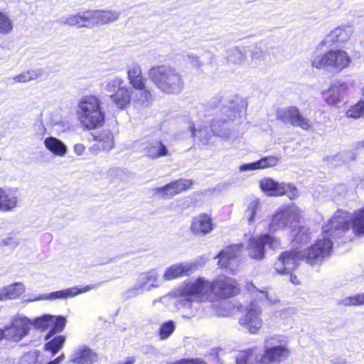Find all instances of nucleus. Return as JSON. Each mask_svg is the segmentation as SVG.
<instances>
[{
    "instance_id": "obj_6",
    "label": "nucleus",
    "mask_w": 364,
    "mask_h": 364,
    "mask_svg": "<svg viewBox=\"0 0 364 364\" xmlns=\"http://www.w3.org/2000/svg\"><path fill=\"white\" fill-rule=\"evenodd\" d=\"M299 218L300 212L296 206L291 205L279 208L272 215L269 230L274 232L286 227H289L292 230L299 224Z\"/></svg>"
},
{
    "instance_id": "obj_43",
    "label": "nucleus",
    "mask_w": 364,
    "mask_h": 364,
    "mask_svg": "<svg viewBox=\"0 0 364 364\" xmlns=\"http://www.w3.org/2000/svg\"><path fill=\"white\" fill-rule=\"evenodd\" d=\"M346 115L348 117L355 119L364 116V100H360L358 103L352 106L351 108L347 111Z\"/></svg>"
},
{
    "instance_id": "obj_11",
    "label": "nucleus",
    "mask_w": 364,
    "mask_h": 364,
    "mask_svg": "<svg viewBox=\"0 0 364 364\" xmlns=\"http://www.w3.org/2000/svg\"><path fill=\"white\" fill-rule=\"evenodd\" d=\"M159 274L156 269H151L147 272H144L137 277L134 287L129 289L126 293V296L129 298L136 296L139 292L149 291L151 288L158 287L160 285Z\"/></svg>"
},
{
    "instance_id": "obj_5",
    "label": "nucleus",
    "mask_w": 364,
    "mask_h": 364,
    "mask_svg": "<svg viewBox=\"0 0 364 364\" xmlns=\"http://www.w3.org/2000/svg\"><path fill=\"white\" fill-rule=\"evenodd\" d=\"M263 351H259L260 364L278 363L286 360L289 354V350L286 344L277 340L275 337H269L264 340Z\"/></svg>"
},
{
    "instance_id": "obj_27",
    "label": "nucleus",
    "mask_w": 364,
    "mask_h": 364,
    "mask_svg": "<svg viewBox=\"0 0 364 364\" xmlns=\"http://www.w3.org/2000/svg\"><path fill=\"white\" fill-rule=\"evenodd\" d=\"M352 32V28L349 26H338L326 37L325 41L326 43L345 42L349 39Z\"/></svg>"
},
{
    "instance_id": "obj_53",
    "label": "nucleus",
    "mask_w": 364,
    "mask_h": 364,
    "mask_svg": "<svg viewBox=\"0 0 364 364\" xmlns=\"http://www.w3.org/2000/svg\"><path fill=\"white\" fill-rule=\"evenodd\" d=\"M14 80L17 82H26L31 81L29 73L28 72L23 73L14 77Z\"/></svg>"
},
{
    "instance_id": "obj_50",
    "label": "nucleus",
    "mask_w": 364,
    "mask_h": 364,
    "mask_svg": "<svg viewBox=\"0 0 364 364\" xmlns=\"http://www.w3.org/2000/svg\"><path fill=\"white\" fill-rule=\"evenodd\" d=\"M123 80L119 78L113 79L112 80L108 81L105 87V89L109 92H116V91L122 87Z\"/></svg>"
},
{
    "instance_id": "obj_37",
    "label": "nucleus",
    "mask_w": 364,
    "mask_h": 364,
    "mask_svg": "<svg viewBox=\"0 0 364 364\" xmlns=\"http://www.w3.org/2000/svg\"><path fill=\"white\" fill-rule=\"evenodd\" d=\"M291 235L294 238V242H295V245L306 244L311 239L309 229L304 226H299L297 229L296 228H294L291 230Z\"/></svg>"
},
{
    "instance_id": "obj_10",
    "label": "nucleus",
    "mask_w": 364,
    "mask_h": 364,
    "mask_svg": "<svg viewBox=\"0 0 364 364\" xmlns=\"http://www.w3.org/2000/svg\"><path fill=\"white\" fill-rule=\"evenodd\" d=\"M262 308L255 301L250 302L247 311L240 318V324L251 333H257L262 326Z\"/></svg>"
},
{
    "instance_id": "obj_14",
    "label": "nucleus",
    "mask_w": 364,
    "mask_h": 364,
    "mask_svg": "<svg viewBox=\"0 0 364 364\" xmlns=\"http://www.w3.org/2000/svg\"><path fill=\"white\" fill-rule=\"evenodd\" d=\"M240 251L241 247L240 245L228 246L222 250L217 255L218 264L222 267L233 271L237 264V257Z\"/></svg>"
},
{
    "instance_id": "obj_3",
    "label": "nucleus",
    "mask_w": 364,
    "mask_h": 364,
    "mask_svg": "<svg viewBox=\"0 0 364 364\" xmlns=\"http://www.w3.org/2000/svg\"><path fill=\"white\" fill-rule=\"evenodd\" d=\"M149 76L156 87L166 94H178L183 88L181 75L171 66L154 67L149 70Z\"/></svg>"
},
{
    "instance_id": "obj_46",
    "label": "nucleus",
    "mask_w": 364,
    "mask_h": 364,
    "mask_svg": "<svg viewBox=\"0 0 364 364\" xmlns=\"http://www.w3.org/2000/svg\"><path fill=\"white\" fill-rule=\"evenodd\" d=\"M13 28L12 22L10 18L0 12V33L1 34H7L11 31Z\"/></svg>"
},
{
    "instance_id": "obj_1",
    "label": "nucleus",
    "mask_w": 364,
    "mask_h": 364,
    "mask_svg": "<svg viewBox=\"0 0 364 364\" xmlns=\"http://www.w3.org/2000/svg\"><path fill=\"white\" fill-rule=\"evenodd\" d=\"M357 235H364V208L353 215L349 213L338 210L328 222L322 227L323 238L304 251L296 247L294 250L282 252L274 263V269L281 274H290V280L294 284L299 282L291 272L298 266L299 261L305 260L311 265L321 262L328 256L333 247L332 239L341 237L350 228Z\"/></svg>"
},
{
    "instance_id": "obj_47",
    "label": "nucleus",
    "mask_w": 364,
    "mask_h": 364,
    "mask_svg": "<svg viewBox=\"0 0 364 364\" xmlns=\"http://www.w3.org/2000/svg\"><path fill=\"white\" fill-rule=\"evenodd\" d=\"M175 323L173 321L164 323L159 330V334L162 338H168L174 331Z\"/></svg>"
},
{
    "instance_id": "obj_32",
    "label": "nucleus",
    "mask_w": 364,
    "mask_h": 364,
    "mask_svg": "<svg viewBox=\"0 0 364 364\" xmlns=\"http://www.w3.org/2000/svg\"><path fill=\"white\" fill-rule=\"evenodd\" d=\"M102 102L92 95V129L102 127L105 122V114L102 110Z\"/></svg>"
},
{
    "instance_id": "obj_34",
    "label": "nucleus",
    "mask_w": 364,
    "mask_h": 364,
    "mask_svg": "<svg viewBox=\"0 0 364 364\" xmlns=\"http://www.w3.org/2000/svg\"><path fill=\"white\" fill-rule=\"evenodd\" d=\"M119 13L115 11H92V25L105 24L117 20Z\"/></svg>"
},
{
    "instance_id": "obj_60",
    "label": "nucleus",
    "mask_w": 364,
    "mask_h": 364,
    "mask_svg": "<svg viewBox=\"0 0 364 364\" xmlns=\"http://www.w3.org/2000/svg\"><path fill=\"white\" fill-rule=\"evenodd\" d=\"M3 338H5L4 328H0V341H1Z\"/></svg>"
},
{
    "instance_id": "obj_33",
    "label": "nucleus",
    "mask_w": 364,
    "mask_h": 364,
    "mask_svg": "<svg viewBox=\"0 0 364 364\" xmlns=\"http://www.w3.org/2000/svg\"><path fill=\"white\" fill-rule=\"evenodd\" d=\"M128 79L133 88H139L145 84L141 67L137 64L132 65L127 70Z\"/></svg>"
},
{
    "instance_id": "obj_54",
    "label": "nucleus",
    "mask_w": 364,
    "mask_h": 364,
    "mask_svg": "<svg viewBox=\"0 0 364 364\" xmlns=\"http://www.w3.org/2000/svg\"><path fill=\"white\" fill-rule=\"evenodd\" d=\"M259 299L261 301L266 300L267 302L270 304H274L277 300L273 299L271 296L268 294V293L265 291H259Z\"/></svg>"
},
{
    "instance_id": "obj_26",
    "label": "nucleus",
    "mask_w": 364,
    "mask_h": 364,
    "mask_svg": "<svg viewBox=\"0 0 364 364\" xmlns=\"http://www.w3.org/2000/svg\"><path fill=\"white\" fill-rule=\"evenodd\" d=\"M131 95L132 90L126 87H122L110 95V97L118 109H124L130 105Z\"/></svg>"
},
{
    "instance_id": "obj_38",
    "label": "nucleus",
    "mask_w": 364,
    "mask_h": 364,
    "mask_svg": "<svg viewBox=\"0 0 364 364\" xmlns=\"http://www.w3.org/2000/svg\"><path fill=\"white\" fill-rule=\"evenodd\" d=\"M154 192L156 194L159 195L161 198L165 199L170 198L177 194H179L173 181H171L162 187L156 188L154 189Z\"/></svg>"
},
{
    "instance_id": "obj_13",
    "label": "nucleus",
    "mask_w": 364,
    "mask_h": 364,
    "mask_svg": "<svg viewBox=\"0 0 364 364\" xmlns=\"http://www.w3.org/2000/svg\"><path fill=\"white\" fill-rule=\"evenodd\" d=\"M259 351L257 348H248L235 353L228 354L220 359L218 357L220 364H260Z\"/></svg>"
},
{
    "instance_id": "obj_29",
    "label": "nucleus",
    "mask_w": 364,
    "mask_h": 364,
    "mask_svg": "<svg viewBox=\"0 0 364 364\" xmlns=\"http://www.w3.org/2000/svg\"><path fill=\"white\" fill-rule=\"evenodd\" d=\"M91 360V348L88 346L80 345L70 356V361L77 364H87Z\"/></svg>"
},
{
    "instance_id": "obj_30",
    "label": "nucleus",
    "mask_w": 364,
    "mask_h": 364,
    "mask_svg": "<svg viewBox=\"0 0 364 364\" xmlns=\"http://www.w3.org/2000/svg\"><path fill=\"white\" fill-rule=\"evenodd\" d=\"M144 151L146 156L154 159L168 154L167 147L161 141H156L148 144L144 147Z\"/></svg>"
},
{
    "instance_id": "obj_24",
    "label": "nucleus",
    "mask_w": 364,
    "mask_h": 364,
    "mask_svg": "<svg viewBox=\"0 0 364 364\" xmlns=\"http://www.w3.org/2000/svg\"><path fill=\"white\" fill-rule=\"evenodd\" d=\"M26 287L23 283L16 282L0 289V301L16 299L25 292Z\"/></svg>"
},
{
    "instance_id": "obj_55",
    "label": "nucleus",
    "mask_w": 364,
    "mask_h": 364,
    "mask_svg": "<svg viewBox=\"0 0 364 364\" xmlns=\"http://www.w3.org/2000/svg\"><path fill=\"white\" fill-rule=\"evenodd\" d=\"M31 80H36L43 75V71L42 69L31 70L28 71Z\"/></svg>"
},
{
    "instance_id": "obj_28",
    "label": "nucleus",
    "mask_w": 364,
    "mask_h": 364,
    "mask_svg": "<svg viewBox=\"0 0 364 364\" xmlns=\"http://www.w3.org/2000/svg\"><path fill=\"white\" fill-rule=\"evenodd\" d=\"M91 13L85 11L75 16H70L61 18V22L69 26H77L78 27H88L91 23Z\"/></svg>"
},
{
    "instance_id": "obj_49",
    "label": "nucleus",
    "mask_w": 364,
    "mask_h": 364,
    "mask_svg": "<svg viewBox=\"0 0 364 364\" xmlns=\"http://www.w3.org/2000/svg\"><path fill=\"white\" fill-rule=\"evenodd\" d=\"M173 182L179 193L183 191L191 188L193 185V181L190 179L180 178L178 180L173 181Z\"/></svg>"
},
{
    "instance_id": "obj_19",
    "label": "nucleus",
    "mask_w": 364,
    "mask_h": 364,
    "mask_svg": "<svg viewBox=\"0 0 364 364\" xmlns=\"http://www.w3.org/2000/svg\"><path fill=\"white\" fill-rule=\"evenodd\" d=\"M193 264L191 262H179L166 269L163 277L165 280H171L178 277L188 276L192 272Z\"/></svg>"
},
{
    "instance_id": "obj_61",
    "label": "nucleus",
    "mask_w": 364,
    "mask_h": 364,
    "mask_svg": "<svg viewBox=\"0 0 364 364\" xmlns=\"http://www.w3.org/2000/svg\"><path fill=\"white\" fill-rule=\"evenodd\" d=\"M220 102L218 98L214 100V104L216 105Z\"/></svg>"
},
{
    "instance_id": "obj_52",
    "label": "nucleus",
    "mask_w": 364,
    "mask_h": 364,
    "mask_svg": "<svg viewBox=\"0 0 364 364\" xmlns=\"http://www.w3.org/2000/svg\"><path fill=\"white\" fill-rule=\"evenodd\" d=\"M109 175L113 178V179H124V177L126 176V173L119 168H112L109 170Z\"/></svg>"
},
{
    "instance_id": "obj_58",
    "label": "nucleus",
    "mask_w": 364,
    "mask_h": 364,
    "mask_svg": "<svg viewBox=\"0 0 364 364\" xmlns=\"http://www.w3.org/2000/svg\"><path fill=\"white\" fill-rule=\"evenodd\" d=\"M12 240H13V238L11 237H9L3 240V244L5 245H14V246H16L18 244V242L16 240H14V242H12Z\"/></svg>"
},
{
    "instance_id": "obj_21",
    "label": "nucleus",
    "mask_w": 364,
    "mask_h": 364,
    "mask_svg": "<svg viewBox=\"0 0 364 364\" xmlns=\"http://www.w3.org/2000/svg\"><path fill=\"white\" fill-rule=\"evenodd\" d=\"M222 112L224 114L225 117H223V119H213L212 122L215 120H220V122H217V128L219 129H223V132L225 133V136L228 135L227 132V123L228 120H235V119L237 117V116L240 112L241 109L239 108V107H236V105H234L233 102L231 103L230 105H223L221 109Z\"/></svg>"
},
{
    "instance_id": "obj_36",
    "label": "nucleus",
    "mask_w": 364,
    "mask_h": 364,
    "mask_svg": "<svg viewBox=\"0 0 364 364\" xmlns=\"http://www.w3.org/2000/svg\"><path fill=\"white\" fill-rule=\"evenodd\" d=\"M134 100L136 105H141L144 107H149L152 102V95L149 90L145 87V84L143 87L139 88H134Z\"/></svg>"
},
{
    "instance_id": "obj_42",
    "label": "nucleus",
    "mask_w": 364,
    "mask_h": 364,
    "mask_svg": "<svg viewBox=\"0 0 364 364\" xmlns=\"http://www.w3.org/2000/svg\"><path fill=\"white\" fill-rule=\"evenodd\" d=\"M53 323V316L51 315H44L32 321V325L36 328L42 330L48 328Z\"/></svg>"
},
{
    "instance_id": "obj_51",
    "label": "nucleus",
    "mask_w": 364,
    "mask_h": 364,
    "mask_svg": "<svg viewBox=\"0 0 364 364\" xmlns=\"http://www.w3.org/2000/svg\"><path fill=\"white\" fill-rule=\"evenodd\" d=\"M285 186L287 188H285V191L284 193V195L286 194L290 199H294L298 196V191L296 188L291 185V184H286Z\"/></svg>"
},
{
    "instance_id": "obj_25",
    "label": "nucleus",
    "mask_w": 364,
    "mask_h": 364,
    "mask_svg": "<svg viewBox=\"0 0 364 364\" xmlns=\"http://www.w3.org/2000/svg\"><path fill=\"white\" fill-rule=\"evenodd\" d=\"M91 97H84L79 104L77 115L82 125L90 129L91 128Z\"/></svg>"
},
{
    "instance_id": "obj_31",
    "label": "nucleus",
    "mask_w": 364,
    "mask_h": 364,
    "mask_svg": "<svg viewBox=\"0 0 364 364\" xmlns=\"http://www.w3.org/2000/svg\"><path fill=\"white\" fill-rule=\"evenodd\" d=\"M44 145L48 150L58 156H64L68 151L66 145L62 141L53 136L46 138Z\"/></svg>"
},
{
    "instance_id": "obj_44",
    "label": "nucleus",
    "mask_w": 364,
    "mask_h": 364,
    "mask_svg": "<svg viewBox=\"0 0 364 364\" xmlns=\"http://www.w3.org/2000/svg\"><path fill=\"white\" fill-rule=\"evenodd\" d=\"M341 304L344 306L351 305H363L364 304V293L358 294L344 298L341 300Z\"/></svg>"
},
{
    "instance_id": "obj_63",
    "label": "nucleus",
    "mask_w": 364,
    "mask_h": 364,
    "mask_svg": "<svg viewBox=\"0 0 364 364\" xmlns=\"http://www.w3.org/2000/svg\"><path fill=\"white\" fill-rule=\"evenodd\" d=\"M92 360H93L94 359V356H96V354L92 352Z\"/></svg>"
},
{
    "instance_id": "obj_17",
    "label": "nucleus",
    "mask_w": 364,
    "mask_h": 364,
    "mask_svg": "<svg viewBox=\"0 0 364 364\" xmlns=\"http://www.w3.org/2000/svg\"><path fill=\"white\" fill-rule=\"evenodd\" d=\"M90 289V286L87 285L82 287H74L72 288L66 289L64 290H60L57 291H53L48 294H44L40 296L39 297L34 298L32 299H29L30 301H37V300H54L57 299H66L68 297H73L79 294L86 292Z\"/></svg>"
},
{
    "instance_id": "obj_16",
    "label": "nucleus",
    "mask_w": 364,
    "mask_h": 364,
    "mask_svg": "<svg viewBox=\"0 0 364 364\" xmlns=\"http://www.w3.org/2000/svg\"><path fill=\"white\" fill-rule=\"evenodd\" d=\"M213 228V219L207 213H201L194 217L190 228L191 232L197 236H204L210 233Z\"/></svg>"
},
{
    "instance_id": "obj_12",
    "label": "nucleus",
    "mask_w": 364,
    "mask_h": 364,
    "mask_svg": "<svg viewBox=\"0 0 364 364\" xmlns=\"http://www.w3.org/2000/svg\"><path fill=\"white\" fill-rule=\"evenodd\" d=\"M220 122V120H215L211 122L210 127L209 126H198L196 128L194 126L190 127L191 135L195 138V141L200 146H203L210 143L213 134L218 136H224L225 133L223 129L217 128L216 123Z\"/></svg>"
},
{
    "instance_id": "obj_9",
    "label": "nucleus",
    "mask_w": 364,
    "mask_h": 364,
    "mask_svg": "<svg viewBox=\"0 0 364 364\" xmlns=\"http://www.w3.org/2000/svg\"><path fill=\"white\" fill-rule=\"evenodd\" d=\"M279 245L277 240L269 234H263L259 237H252L249 240L247 250L248 255L253 259H260L264 258L266 247L272 249Z\"/></svg>"
},
{
    "instance_id": "obj_48",
    "label": "nucleus",
    "mask_w": 364,
    "mask_h": 364,
    "mask_svg": "<svg viewBox=\"0 0 364 364\" xmlns=\"http://www.w3.org/2000/svg\"><path fill=\"white\" fill-rule=\"evenodd\" d=\"M355 159V154L352 151H344L337 155L334 156L332 159L333 161H338L342 163L348 162Z\"/></svg>"
},
{
    "instance_id": "obj_23",
    "label": "nucleus",
    "mask_w": 364,
    "mask_h": 364,
    "mask_svg": "<svg viewBox=\"0 0 364 364\" xmlns=\"http://www.w3.org/2000/svg\"><path fill=\"white\" fill-rule=\"evenodd\" d=\"M259 186L263 192L269 196H282L285 191V183H278L271 178H264L259 181Z\"/></svg>"
},
{
    "instance_id": "obj_18",
    "label": "nucleus",
    "mask_w": 364,
    "mask_h": 364,
    "mask_svg": "<svg viewBox=\"0 0 364 364\" xmlns=\"http://www.w3.org/2000/svg\"><path fill=\"white\" fill-rule=\"evenodd\" d=\"M92 153L98 151H108L114 146L113 135L109 129L95 135L92 133Z\"/></svg>"
},
{
    "instance_id": "obj_15",
    "label": "nucleus",
    "mask_w": 364,
    "mask_h": 364,
    "mask_svg": "<svg viewBox=\"0 0 364 364\" xmlns=\"http://www.w3.org/2000/svg\"><path fill=\"white\" fill-rule=\"evenodd\" d=\"M348 86L341 80L333 82L330 87L322 92L323 100L328 105H335L341 101Z\"/></svg>"
},
{
    "instance_id": "obj_64",
    "label": "nucleus",
    "mask_w": 364,
    "mask_h": 364,
    "mask_svg": "<svg viewBox=\"0 0 364 364\" xmlns=\"http://www.w3.org/2000/svg\"><path fill=\"white\" fill-rule=\"evenodd\" d=\"M245 106H246V105H240V107H241L242 108H243V107H245Z\"/></svg>"
},
{
    "instance_id": "obj_7",
    "label": "nucleus",
    "mask_w": 364,
    "mask_h": 364,
    "mask_svg": "<svg viewBox=\"0 0 364 364\" xmlns=\"http://www.w3.org/2000/svg\"><path fill=\"white\" fill-rule=\"evenodd\" d=\"M277 118L284 124H290L304 130H309L312 127L310 119L304 117L296 106L279 109L277 112Z\"/></svg>"
},
{
    "instance_id": "obj_4",
    "label": "nucleus",
    "mask_w": 364,
    "mask_h": 364,
    "mask_svg": "<svg viewBox=\"0 0 364 364\" xmlns=\"http://www.w3.org/2000/svg\"><path fill=\"white\" fill-rule=\"evenodd\" d=\"M350 61V57L342 50H331L323 54L314 53L311 58V65L314 68H324L336 73L347 68Z\"/></svg>"
},
{
    "instance_id": "obj_39",
    "label": "nucleus",
    "mask_w": 364,
    "mask_h": 364,
    "mask_svg": "<svg viewBox=\"0 0 364 364\" xmlns=\"http://www.w3.org/2000/svg\"><path fill=\"white\" fill-rule=\"evenodd\" d=\"M65 341L64 336H57L45 344L44 349L51 352L52 355H55L62 348Z\"/></svg>"
},
{
    "instance_id": "obj_57",
    "label": "nucleus",
    "mask_w": 364,
    "mask_h": 364,
    "mask_svg": "<svg viewBox=\"0 0 364 364\" xmlns=\"http://www.w3.org/2000/svg\"><path fill=\"white\" fill-rule=\"evenodd\" d=\"M85 149V146L82 144H77L74 146V151L78 156H81L83 154Z\"/></svg>"
},
{
    "instance_id": "obj_59",
    "label": "nucleus",
    "mask_w": 364,
    "mask_h": 364,
    "mask_svg": "<svg viewBox=\"0 0 364 364\" xmlns=\"http://www.w3.org/2000/svg\"><path fill=\"white\" fill-rule=\"evenodd\" d=\"M65 359V354L61 353L58 357H57L55 359L50 361L47 364H59L63 360Z\"/></svg>"
},
{
    "instance_id": "obj_56",
    "label": "nucleus",
    "mask_w": 364,
    "mask_h": 364,
    "mask_svg": "<svg viewBox=\"0 0 364 364\" xmlns=\"http://www.w3.org/2000/svg\"><path fill=\"white\" fill-rule=\"evenodd\" d=\"M188 58L191 60L193 66L199 67L200 65V62L198 60V58L196 55L188 54Z\"/></svg>"
},
{
    "instance_id": "obj_41",
    "label": "nucleus",
    "mask_w": 364,
    "mask_h": 364,
    "mask_svg": "<svg viewBox=\"0 0 364 364\" xmlns=\"http://www.w3.org/2000/svg\"><path fill=\"white\" fill-rule=\"evenodd\" d=\"M258 206V200H253L248 204L244 217L248 220L249 224L255 221Z\"/></svg>"
},
{
    "instance_id": "obj_62",
    "label": "nucleus",
    "mask_w": 364,
    "mask_h": 364,
    "mask_svg": "<svg viewBox=\"0 0 364 364\" xmlns=\"http://www.w3.org/2000/svg\"><path fill=\"white\" fill-rule=\"evenodd\" d=\"M359 144L364 147V140L359 142Z\"/></svg>"
},
{
    "instance_id": "obj_40",
    "label": "nucleus",
    "mask_w": 364,
    "mask_h": 364,
    "mask_svg": "<svg viewBox=\"0 0 364 364\" xmlns=\"http://www.w3.org/2000/svg\"><path fill=\"white\" fill-rule=\"evenodd\" d=\"M66 323V319L63 316H53V323L51 325L52 328L49 333L46 336V340L49 339L55 333L61 332Z\"/></svg>"
},
{
    "instance_id": "obj_20",
    "label": "nucleus",
    "mask_w": 364,
    "mask_h": 364,
    "mask_svg": "<svg viewBox=\"0 0 364 364\" xmlns=\"http://www.w3.org/2000/svg\"><path fill=\"white\" fill-rule=\"evenodd\" d=\"M18 197L11 188L0 187V211H12L18 205Z\"/></svg>"
},
{
    "instance_id": "obj_2",
    "label": "nucleus",
    "mask_w": 364,
    "mask_h": 364,
    "mask_svg": "<svg viewBox=\"0 0 364 364\" xmlns=\"http://www.w3.org/2000/svg\"><path fill=\"white\" fill-rule=\"evenodd\" d=\"M237 292L236 282L229 277H219L213 283L198 278L194 282L185 284L181 289V297L179 305L191 311L186 317L193 316L199 304L208 299L210 293L215 294L220 298H228L235 296Z\"/></svg>"
},
{
    "instance_id": "obj_35",
    "label": "nucleus",
    "mask_w": 364,
    "mask_h": 364,
    "mask_svg": "<svg viewBox=\"0 0 364 364\" xmlns=\"http://www.w3.org/2000/svg\"><path fill=\"white\" fill-rule=\"evenodd\" d=\"M247 50L245 47H234L227 51L228 60L232 63L241 64L247 58Z\"/></svg>"
},
{
    "instance_id": "obj_8",
    "label": "nucleus",
    "mask_w": 364,
    "mask_h": 364,
    "mask_svg": "<svg viewBox=\"0 0 364 364\" xmlns=\"http://www.w3.org/2000/svg\"><path fill=\"white\" fill-rule=\"evenodd\" d=\"M32 321L23 316L12 318L9 325L4 326L5 339L19 342L26 336L31 330Z\"/></svg>"
},
{
    "instance_id": "obj_45",
    "label": "nucleus",
    "mask_w": 364,
    "mask_h": 364,
    "mask_svg": "<svg viewBox=\"0 0 364 364\" xmlns=\"http://www.w3.org/2000/svg\"><path fill=\"white\" fill-rule=\"evenodd\" d=\"M40 352L33 350L25 353L20 359L19 364H36Z\"/></svg>"
},
{
    "instance_id": "obj_22",
    "label": "nucleus",
    "mask_w": 364,
    "mask_h": 364,
    "mask_svg": "<svg viewBox=\"0 0 364 364\" xmlns=\"http://www.w3.org/2000/svg\"><path fill=\"white\" fill-rule=\"evenodd\" d=\"M278 163V158L274 156H268L261 158L259 160L242 164L239 167L241 172L263 169L268 167L274 166Z\"/></svg>"
}]
</instances>
